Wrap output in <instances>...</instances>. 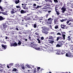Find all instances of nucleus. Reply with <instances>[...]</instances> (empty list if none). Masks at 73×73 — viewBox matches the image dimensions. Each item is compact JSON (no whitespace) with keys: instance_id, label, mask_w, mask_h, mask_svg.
Listing matches in <instances>:
<instances>
[{"instance_id":"29","label":"nucleus","mask_w":73,"mask_h":73,"mask_svg":"<svg viewBox=\"0 0 73 73\" xmlns=\"http://www.w3.org/2000/svg\"><path fill=\"white\" fill-rule=\"evenodd\" d=\"M16 12H17V11H11V14H14V13H16Z\"/></svg>"},{"instance_id":"64","label":"nucleus","mask_w":73,"mask_h":73,"mask_svg":"<svg viewBox=\"0 0 73 73\" xmlns=\"http://www.w3.org/2000/svg\"><path fill=\"white\" fill-rule=\"evenodd\" d=\"M48 38V37H47L45 39H46L47 40H48V39H49V38Z\"/></svg>"},{"instance_id":"50","label":"nucleus","mask_w":73,"mask_h":73,"mask_svg":"<svg viewBox=\"0 0 73 73\" xmlns=\"http://www.w3.org/2000/svg\"><path fill=\"white\" fill-rule=\"evenodd\" d=\"M46 8H48V9H51V7H46Z\"/></svg>"},{"instance_id":"42","label":"nucleus","mask_w":73,"mask_h":73,"mask_svg":"<svg viewBox=\"0 0 73 73\" xmlns=\"http://www.w3.org/2000/svg\"><path fill=\"white\" fill-rule=\"evenodd\" d=\"M40 39L41 40H44V38L43 36H42L41 37Z\"/></svg>"},{"instance_id":"49","label":"nucleus","mask_w":73,"mask_h":73,"mask_svg":"<svg viewBox=\"0 0 73 73\" xmlns=\"http://www.w3.org/2000/svg\"><path fill=\"white\" fill-rule=\"evenodd\" d=\"M46 6H49V5H50V4L49 3H46Z\"/></svg>"},{"instance_id":"60","label":"nucleus","mask_w":73,"mask_h":73,"mask_svg":"<svg viewBox=\"0 0 73 73\" xmlns=\"http://www.w3.org/2000/svg\"><path fill=\"white\" fill-rule=\"evenodd\" d=\"M70 49L71 50H73V46L71 47L70 48Z\"/></svg>"},{"instance_id":"61","label":"nucleus","mask_w":73,"mask_h":73,"mask_svg":"<svg viewBox=\"0 0 73 73\" xmlns=\"http://www.w3.org/2000/svg\"><path fill=\"white\" fill-rule=\"evenodd\" d=\"M19 17H20L21 19H22L23 18L22 17H21V15H19Z\"/></svg>"},{"instance_id":"54","label":"nucleus","mask_w":73,"mask_h":73,"mask_svg":"<svg viewBox=\"0 0 73 73\" xmlns=\"http://www.w3.org/2000/svg\"><path fill=\"white\" fill-rule=\"evenodd\" d=\"M56 35H61V33H57Z\"/></svg>"},{"instance_id":"26","label":"nucleus","mask_w":73,"mask_h":73,"mask_svg":"<svg viewBox=\"0 0 73 73\" xmlns=\"http://www.w3.org/2000/svg\"><path fill=\"white\" fill-rule=\"evenodd\" d=\"M1 13L3 14V15H7V13H5V12H1Z\"/></svg>"},{"instance_id":"46","label":"nucleus","mask_w":73,"mask_h":73,"mask_svg":"<svg viewBox=\"0 0 73 73\" xmlns=\"http://www.w3.org/2000/svg\"><path fill=\"white\" fill-rule=\"evenodd\" d=\"M21 68H22V69H25V67L23 66H21Z\"/></svg>"},{"instance_id":"24","label":"nucleus","mask_w":73,"mask_h":73,"mask_svg":"<svg viewBox=\"0 0 73 73\" xmlns=\"http://www.w3.org/2000/svg\"><path fill=\"white\" fill-rule=\"evenodd\" d=\"M48 40L45 39H44V40H43V42H44V43H47V41Z\"/></svg>"},{"instance_id":"15","label":"nucleus","mask_w":73,"mask_h":73,"mask_svg":"<svg viewBox=\"0 0 73 73\" xmlns=\"http://www.w3.org/2000/svg\"><path fill=\"white\" fill-rule=\"evenodd\" d=\"M46 49L45 48L41 47H40V50H43V51H45Z\"/></svg>"},{"instance_id":"21","label":"nucleus","mask_w":73,"mask_h":73,"mask_svg":"<svg viewBox=\"0 0 73 73\" xmlns=\"http://www.w3.org/2000/svg\"><path fill=\"white\" fill-rule=\"evenodd\" d=\"M5 19L3 18V17L1 16H0V21H2V20H4Z\"/></svg>"},{"instance_id":"19","label":"nucleus","mask_w":73,"mask_h":73,"mask_svg":"<svg viewBox=\"0 0 73 73\" xmlns=\"http://www.w3.org/2000/svg\"><path fill=\"white\" fill-rule=\"evenodd\" d=\"M37 23H36L35 24H33L32 27H34V28H37Z\"/></svg>"},{"instance_id":"14","label":"nucleus","mask_w":73,"mask_h":73,"mask_svg":"<svg viewBox=\"0 0 73 73\" xmlns=\"http://www.w3.org/2000/svg\"><path fill=\"white\" fill-rule=\"evenodd\" d=\"M22 33H23L22 32H19V34H20V35L19 34V37H23V36L21 35H22Z\"/></svg>"},{"instance_id":"31","label":"nucleus","mask_w":73,"mask_h":73,"mask_svg":"<svg viewBox=\"0 0 73 73\" xmlns=\"http://www.w3.org/2000/svg\"><path fill=\"white\" fill-rule=\"evenodd\" d=\"M17 69L16 68H13L12 70V71L13 72H17Z\"/></svg>"},{"instance_id":"18","label":"nucleus","mask_w":73,"mask_h":73,"mask_svg":"<svg viewBox=\"0 0 73 73\" xmlns=\"http://www.w3.org/2000/svg\"><path fill=\"white\" fill-rule=\"evenodd\" d=\"M15 3L16 4H19L20 3V0H15Z\"/></svg>"},{"instance_id":"7","label":"nucleus","mask_w":73,"mask_h":73,"mask_svg":"<svg viewBox=\"0 0 73 73\" xmlns=\"http://www.w3.org/2000/svg\"><path fill=\"white\" fill-rule=\"evenodd\" d=\"M62 29H65V27H66V26L64 24H62L60 25Z\"/></svg>"},{"instance_id":"28","label":"nucleus","mask_w":73,"mask_h":73,"mask_svg":"<svg viewBox=\"0 0 73 73\" xmlns=\"http://www.w3.org/2000/svg\"><path fill=\"white\" fill-rule=\"evenodd\" d=\"M18 44L19 45H20L21 44V42L20 40H19Z\"/></svg>"},{"instance_id":"56","label":"nucleus","mask_w":73,"mask_h":73,"mask_svg":"<svg viewBox=\"0 0 73 73\" xmlns=\"http://www.w3.org/2000/svg\"><path fill=\"white\" fill-rule=\"evenodd\" d=\"M1 11H2V12H3L4 11V10L3 9V8H2L1 9Z\"/></svg>"},{"instance_id":"10","label":"nucleus","mask_w":73,"mask_h":73,"mask_svg":"<svg viewBox=\"0 0 73 73\" xmlns=\"http://www.w3.org/2000/svg\"><path fill=\"white\" fill-rule=\"evenodd\" d=\"M33 5L35 7H35V9H38V8H40V6H39L38 5H37V7H36L35 6H36L37 5H36V4L35 3H34Z\"/></svg>"},{"instance_id":"11","label":"nucleus","mask_w":73,"mask_h":73,"mask_svg":"<svg viewBox=\"0 0 73 73\" xmlns=\"http://www.w3.org/2000/svg\"><path fill=\"white\" fill-rule=\"evenodd\" d=\"M12 17L13 18V19H14V20H17V17L16 16L14 15Z\"/></svg>"},{"instance_id":"33","label":"nucleus","mask_w":73,"mask_h":73,"mask_svg":"<svg viewBox=\"0 0 73 73\" xmlns=\"http://www.w3.org/2000/svg\"><path fill=\"white\" fill-rule=\"evenodd\" d=\"M56 12V13L57 15H59L60 14V13L59 12V11L58 10V11Z\"/></svg>"},{"instance_id":"62","label":"nucleus","mask_w":73,"mask_h":73,"mask_svg":"<svg viewBox=\"0 0 73 73\" xmlns=\"http://www.w3.org/2000/svg\"><path fill=\"white\" fill-rule=\"evenodd\" d=\"M12 11H14V12H15V11H16L15 10V9H12Z\"/></svg>"},{"instance_id":"20","label":"nucleus","mask_w":73,"mask_h":73,"mask_svg":"<svg viewBox=\"0 0 73 73\" xmlns=\"http://www.w3.org/2000/svg\"><path fill=\"white\" fill-rule=\"evenodd\" d=\"M72 38V37L71 36V35L68 36V41H70L71 40V38Z\"/></svg>"},{"instance_id":"55","label":"nucleus","mask_w":73,"mask_h":73,"mask_svg":"<svg viewBox=\"0 0 73 73\" xmlns=\"http://www.w3.org/2000/svg\"><path fill=\"white\" fill-rule=\"evenodd\" d=\"M61 33L62 34V35H63V34H65L66 33H65V32H61Z\"/></svg>"},{"instance_id":"57","label":"nucleus","mask_w":73,"mask_h":73,"mask_svg":"<svg viewBox=\"0 0 73 73\" xmlns=\"http://www.w3.org/2000/svg\"><path fill=\"white\" fill-rule=\"evenodd\" d=\"M58 28V26H56L55 27V29H57Z\"/></svg>"},{"instance_id":"27","label":"nucleus","mask_w":73,"mask_h":73,"mask_svg":"<svg viewBox=\"0 0 73 73\" xmlns=\"http://www.w3.org/2000/svg\"><path fill=\"white\" fill-rule=\"evenodd\" d=\"M1 13L3 14V15H7V13H5V12H1Z\"/></svg>"},{"instance_id":"8","label":"nucleus","mask_w":73,"mask_h":73,"mask_svg":"<svg viewBox=\"0 0 73 73\" xmlns=\"http://www.w3.org/2000/svg\"><path fill=\"white\" fill-rule=\"evenodd\" d=\"M54 24H58V19H55L54 20Z\"/></svg>"},{"instance_id":"58","label":"nucleus","mask_w":73,"mask_h":73,"mask_svg":"<svg viewBox=\"0 0 73 73\" xmlns=\"http://www.w3.org/2000/svg\"><path fill=\"white\" fill-rule=\"evenodd\" d=\"M73 46V45H72V44H70L69 45V47H70V48H71Z\"/></svg>"},{"instance_id":"37","label":"nucleus","mask_w":73,"mask_h":73,"mask_svg":"<svg viewBox=\"0 0 73 73\" xmlns=\"http://www.w3.org/2000/svg\"><path fill=\"white\" fill-rule=\"evenodd\" d=\"M41 28H42V30H45L46 28H45V27L43 26Z\"/></svg>"},{"instance_id":"36","label":"nucleus","mask_w":73,"mask_h":73,"mask_svg":"<svg viewBox=\"0 0 73 73\" xmlns=\"http://www.w3.org/2000/svg\"><path fill=\"white\" fill-rule=\"evenodd\" d=\"M28 23H25V25L26 27H28Z\"/></svg>"},{"instance_id":"13","label":"nucleus","mask_w":73,"mask_h":73,"mask_svg":"<svg viewBox=\"0 0 73 73\" xmlns=\"http://www.w3.org/2000/svg\"><path fill=\"white\" fill-rule=\"evenodd\" d=\"M30 36H31V35H28V37H28L27 38H28V39H29V40H30V41H32V38H31V37Z\"/></svg>"},{"instance_id":"12","label":"nucleus","mask_w":73,"mask_h":73,"mask_svg":"<svg viewBox=\"0 0 73 73\" xmlns=\"http://www.w3.org/2000/svg\"><path fill=\"white\" fill-rule=\"evenodd\" d=\"M62 40H65V36H66V35L65 34H62Z\"/></svg>"},{"instance_id":"47","label":"nucleus","mask_w":73,"mask_h":73,"mask_svg":"<svg viewBox=\"0 0 73 73\" xmlns=\"http://www.w3.org/2000/svg\"><path fill=\"white\" fill-rule=\"evenodd\" d=\"M26 20H31V19L29 17L27 18Z\"/></svg>"},{"instance_id":"17","label":"nucleus","mask_w":73,"mask_h":73,"mask_svg":"<svg viewBox=\"0 0 73 73\" xmlns=\"http://www.w3.org/2000/svg\"><path fill=\"white\" fill-rule=\"evenodd\" d=\"M2 46L3 48H4V49H6L7 48V45H4L3 44H2Z\"/></svg>"},{"instance_id":"45","label":"nucleus","mask_w":73,"mask_h":73,"mask_svg":"<svg viewBox=\"0 0 73 73\" xmlns=\"http://www.w3.org/2000/svg\"><path fill=\"white\" fill-rule=\"evenodd\" d=\"M35 70H34V71H33V73H36V68H34Z\"/></svg>"},{"instance_id":"1","label":"nucleus","mask_w":73,"mask_h":73,"mask_svg":"<svg viewBox=\"0 0 73 73\" xmlns=\"http://www.w3.org/2000/svg\"><path fill=\"white\" fill-rule=\"evenodd\" d=\"M30 43L33 45L31 46V48H33L35 49H36V50H40V46L37 45V44H36V43H34V42H30Z\"/></svg>"},{"instance_id":"32","label":"nucleus","mask_w":73,"mask_h":73,"mask_svg":"<svg viewBox=\"0 0 73 73\" xmlns=\"http://www.w3.org/2000/svg\"><path fill=\"white\" fill-rule=\"evenodd\" d=\"M37 41H38V43L39 44H40V43H41V40H40L39 39V38H37Z\"/></svg>"},{"instance_id":"22","label":"nucleus","mask_w":73,"mask_h":73,"mask_svg":"<svg viewBox=\"0 0 73 73\" xmlns=\"http://www.w3.org/2000/svg\"><path fill=\"white\" fill-rule=\"evenodd\" d=\"M59 52L60 53V54H63L64 52H63V51L62 50H59Z\"/></svg>"},{"instance_id":"35","label":"nucleus","mask_w":73,"mask_h":73,"mask_svg":"<svg viewBox=\"0 0 73 73\" xmlns=\"http://www.w3.org/2000/svg\"><path fill=\"white\" fill-rule=\"evenodd\" d=\"M58 37L59 38L60 40H62V37L61 35L58 36Z\"/></svg>"},{"instance_id":"38","label":"nucleus","mask_w":73,"mask_h":73,"mask_svg":"<svg viewBox=\"0 0 73 73\" xmlns=\"http://www.w3.org/2000/svg\"><path fill=\"white\" fill-rule=\"evenodd\" d=\"M56 53V54H60L59 51H57Z\"/></svg>"},{"instance_id":"44","label":"nucleus","mask_w":73,"mask_h":73,"mask_svg":"<svg viewBox=\"0 0 73 73\" xmlns=\"http://www.w3.org/2000/svg\"><path fill=\"white\" fill-rule=\"evenodd\" d=\"M58 42L59 43H58V44L60 45H62V42H60V41H59Z\"/></svg>"},{"instance_id":"48","label":"nucleus","mask_w":73,"mask_h":73,"mask_svg":"<svg viewBox=\"0 0 73 73\" xmlns=\"http://www.w3.org/2000/svg\"><path fill=\"white\" fill-rule=\"evenodd\" d=\"M49 14H50V13H47L46 15V18H48V16H49Z\"/></svg>"},{"instance_id":"23","label":"nucleus","mask_w":73,"mask_h":73,"mask_svg":"<svg viewBox=\"0 0 73 73\" xmlns=\"http://www.w3.org/2000/svg\"><path fill=\"white\" fill-rule=\"evenodd\" d=\"M17 46V44L16 42H15L13 44V46Z\"/></svg>"},{"instance_id":"59","label":"nucleus","mask_w":73,"mask_h":73,"mask_svg":"<svg viewBox=\"0 0 73 73\" xmlns=\"http://www.w3.org/2000/svg\"><path fill=\"white\" fill-rule=\"evenodd\" d=\"M35 34L36 35H37V36H39V34H38V33H35Z\"/></svg>"},{"instance_id":"52","label":"nucleus","mask_w":73,"mask_h":73,"mask_svg":"<svg viewBox=\"0 0 73 73\" xmlns=\"http://www.w3.org/2000/svg\"><path fill=\"white\" fill-rule=\"evenodd\" d=\"M60 38H59L58 37H58H57V39H56V41H58V40H60Z\"/></svg>"},{"instance_id":"5","label":"nucleus","mask_w":73,"mask_h":73,"mask_svg":"<svg viewBox=\"0 0 73 73\" xmlns=\"http://www.w3.org/2000/svg\"><path fill=\"white\" fill-rule=\"evenodd\" d=\"M19 12H20L21 14H24L25 13H27V12H28V11L26 10L24 11L21 9H19Z\"/></svg>"},{"instance_id":"30","label":"nucleus","mask_w":73,"mask_h":73,"mask_svg":"<svg viewBox=\"0 0 73 73\" xmlns=\"http://www.w3.org/2000/svg\"><path fill=\"white\" fill-rule=\"evenodd\" d=\"M54 3L55 4H57V3L58 2V0H54Z\"/></svg>"},{"instance_id":"41","label":"nucleus","mask_w":73,"mask_h":73,"mask_svg":"<svg viewBox=\"0 0 73 73\" xmlns=\"http://www.w3.org/2000/svg\"><path fill=\"white\" fill-rule=\"evenodd\" d=\"M16 7L17 8H20V9H21V7H20V6H16Z\"/></svg>"},{"instance_id":"53","label":"nucleus","mask_w":73,"mask_h":73,"mask_svg":"<svg viewBox=\"0 0 73 73\" xmlns=\"http://www.w3.org/2000/svg\"><path fill=\"white\" fill-rule=\"evenodd\" d=\"M11 33H12V34H15V31H11Z\"/></svg>"},{"instance_id":"3","label":"nucleus","mask_w":73,"mask_h":73,"mask_svg":"<svg viewBox=\"0 0 73 73\" xmlns=\"http://www.w3.org/2000/svg\"><path fill=\"white\" fill-rule=\"evenodd\" d=\"M8 27V26L6 25L5 23H3L2 24V26L1 27V29L2 30H3V29H6V28H7Z\"/></svg>"},{"instance_id":"9","label":"nucleus","mask_w":73,"mask_h":73,"mask_svg":"<svg viewBox=\"0 0 73 73\" xmlns=\"http://www.w3.org/2000/svg\"><path fill=\"white\" fill-rule=\"evenodd\" d=\"M61 9L62 11H63L62 12H64L66 10V8H65V6H64Z\"/></svg>"},{"instance_id":"25","label":"nucleus","mask_w":73,"mask_h":73,"mask_svg":"<svg viewBox=\"0 0 73 73\" xmlns=\"http://www.w3.org/2000/svg\"><path fill=\"white\" fill-rule=\"evenodd\" d=\"M62 46V45H60L58 44H57V45L56 46V47H58V48H59V47H61Z\"/></svg>"},{"instance_id":"2","label":"nucleus","mask_w":73,"mask_h":73,"mask_svg":"<svg viewBox=\"0 0 73 73\" xmlns=\"http://www.w3.org/2000/svg\"><path fill=\"white\" fill-rule=\"evenodd\" d=\"M48 37V43L53 44V43H54V41L53 40V39L54 38L52 36H49Z\"/></svg>"},{"instance_id":"39","label":"nucleus","mask_w":73,"mask_h":73,"mask_svg":"<svg viewBox=\"0 0 73 73\" xmlns=\"http://www.w3.org/2000/svg\"><path fill=\"white\" fill-rule=\"evenodd\" d=\"M22 7L23 8V9H25L27 8V7L25 6H22Z\"/></svg>"},{"instance_id":"40","label":"nucleus","mask_w":73,"mask_h":73,"mask_svg":"<svg viewBox=\"0 0 73 73\" xmlns=\"http://www.w3.org/2000/svg\"><path fill=\"white\" fill-rule=\"evenodd\" d=\"M70 21H71L72 22H73V19L72 18H71L70 19Z\"/></svg>"},{"instance_id":"16","label":"nucleus","mask_w":73,"mask_h":73,"mask_svg":"<svg viewBox=\"0 0 73 73\" xmlns=\"http://www.w3.org/2000/svg\"><path fill=\"white\" fill-rule=\"evenodd\" d=\"M56 12L57 11L58 9H60V7H55V8Z\"/></svg>"},{"instance_id":"51","label":"nucleus","mask_w":73,"mask_h":73,"mask_svg":"<svg viewBox=\"0 0 73 73\" xmlns=\"http://www.w3.org/2000/svg\"><path fill=\"white\" fill-rule=\"evenodd\" d=\"M48 1L50 2V3H52V0H48Z\"/></svg>"},{"instance_id":"6","label":"nucleus","mask_w":73,"mask_h":73,"mask_svg":"<svg viewBox=\"0 0 73 73\" xmlns=\"http://www.w3.org/2000/svg\"><path fill=\"white\" fill-rule=\"evenodd\" d=\"M53 20V19L51 18H50L47 19V23H49V24H52V20Z\"/></svg>"},{"instance_id":"34","label":"nucleus","mask_w":73,"mask_h":73,"mask_svg":"<svg viewBox=\"0 0 73 73\" xmlns=\"http://www.w3.org/2000/svg\"><path fill=\"white\" fill-rule=\"evenodd\" d=\"M43 32L44 33H45L46 34H48V33L47 31H43Z\"/></svg>"},{"instance_id":"4","label":"nucleus","mask_w":73,"mask_h":73,"mask_svg":"<svg viewBox=\"0 0 73 73\" xmlns=\"http://www.w3.org/2000/svg\"><path fill=\"white\" fill-rule=\"evenodd\" d=\"M66 57H73V55L72 54V53H71L70 52H67L66 54Z\"/></svg>"},{"instance_id":"43","label":"nucleus","mask_w":73,"mask_h":73,"mask_svg":"<svg viewBox=\"0 0 73 73\" xmlns=\"http://www.w3.org/2000/svg\"><path fill=\"white\" fill-rule=\"evenodd\" d=\"M4 70L3 69H0V72H3Z\"/></svg>"},{"instance_id":"63","label":"nucleus","mask_w":73,"mask_h":73,"mask_svg":"<svg viewBox=\"0 0 73 73\" xmlns=\"http://www.w3.org/2000/svg\"><path fill=\"white\" fill-rule=\"evenodd\" d=\"M15 29L16 30H17V31H19V29L17 27H16L15 28Z\"/></svg>"}]
</instances>
